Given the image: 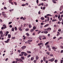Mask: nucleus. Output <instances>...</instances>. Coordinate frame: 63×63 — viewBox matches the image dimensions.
<instances>
[{
  "mask_svg": "<svg viewBox=\"0 0 63 63\" xmlns=\"http://www.w3.org/2000/svg\"><path fill=\"white\" fill-rule=\"evenodd\" d=\"M41 20H44V19H45V18L43 17H41Z\"/></svg>",
  "mask_w": 63,
  "mask_h": 63,
  "instance_id": "24",
  "label": "nucleus"
},
{
  "mask_svg": "<svg viewBox=\"0 0 63 63\" xmlns=\"http://www.w3.org/2000/svg\"><path fill=\"white\" fill-rule=\"evenodd\" d=\"M29 27L30 28L32 27V26H31V25L30 24L29 25Z\"/></svg>",
  "mask_w": 63,
  "mask_h": 63,
  "instance_id": "28",
  "label": "nucleus"
},
{
  "mask_svg": "<svg viewBox=\"0 0 63 63\" xmlns=\"http://www.w3.org/2000/svg\"><path fill=\"white\" fill-rule=\"evenodd\" d=\"M60 18V14H59V16L58 17V19L59 18Z\"/></svg>",
  "mask_w": 63,
  "mask_h": 63,
  "instance_id": "41",
  "label": "nucleus"
},
{
  "mask_svg": "<svg viewBox=\"0 0 63 63\" xmlns=\"http://www.w3.org/2000/svg\"><path fill=\"white\" fill-rule=\"evenodd\" d=\"M49 43V42H47L45 44V45H48V44Z\"/></svg>",
  "mask_w": 63,
  "mask_h": 63,
  "instance_id": "30",
  "label": "nucleus"
},
{
  "mask_svg": "<svg viewBox=\"0 0 63 63\" xmlns=\"http://www.w3.org/2000/svg\"><path fill=\"white\" fill-rule=\"evenodd\" d=\"M57 36H58L60 35V32H57Z\"/></svg>",
  "mask_w": 63,
  "mask_h": 63,
  "instance_id": "10",
  "label": "nucleus"
},
{
  "mask_svg": "<svg viewBox=\"0 0 63 63\" xmlns=\"http://www.w3.org/2000/svg\"><path fill=\"white\" fill-rule=\"evenodd\" d=\"M21 58H22V60H23L24 59V57H21Z\"/></svg>",
  "mask_w": 63,
  "mask_h": 63,
  "instance_id": "45",
  "label": "nucleus"
},
{
  "mask_svg": "<svg viewBox=\"0 0 63 63\" xmlns=\"http://www.w3.org/2000/svg\"><path fill=\"white\" fill-rule=\"evenodd\" d=\"M0 34L1 36V37H3V33L2 32V31H1L0 32Z\"/></svg>",
  "mask_w": 63,
  "mask_h": 63,
  "instance_id": "4",
  "label": "nucleus"
},
{
  "mask_svg": "<svg viewBox=\"0 0 63 63\" xmlns=\"http://www.w3.org/2000/svg\"><path fill=\"white\" fill-rule=\"evenodd\" d=\"M9 2L10 3H11L12 5L14 4V3L13 2H12V0H10L9 1Z\"/></svg>",
  "mask_w": 63,
  "mask_h": 63,
  "instance_id": "7",
  "label": "nucleus"
},
{
  "mask_svg": "<svg viewBox=\"0 0 63 63\" xmlns=\"http://www.w3.org/2000/svg\"><path fill=\"white\" fill-rule=\"evenodd\" d=\"M11 35L10 34H8V38H11Z\"/></svg>",
  "mask_w": 63,
  "mask_h": 63,
  "instance_id": "13",
  "label": "nucleus"
},
{
  "mask_svg": "<svg viewBox=\"0 0 63 63\" xmlns=\"http://www.w3.org/2000/svg\"><path fill=\"white\" fill-rule=\"evenodd\" d=\"M48 49L49 50V51H50L51 50L50 47H49V48H48Z\"/></svg>",
  "mask_w": 63,
  "mask_h": 63,
  "instance_id": "53",
  "label": "nucleus"
},
{
  "mask_svg": "<svg viewBox=\"0 0 63 63\" xmlns=\"http://www.w3.org/2000/svg\"><path fill=\"white\" fill-rule=\"evenodd\" d=\"M41 31H39V32H37L38 34H40V32H41Z\"/></svg>",
  "mask_w": 63,
  "mask_h": 63,
  "instance_id": "42",
  "label": "nucleus"
},
{
  "mask_svg": "<svg viewBox=\"0 0 63 63\" xmlns=\"http://www.w3.org/2000/svg\"><path fill=\"white\" fill-rule=\"evenodd\" d=\"M47 16H52V15H50V14H47Z\"/></svg>",
  "mask_w": 63,
  "mask_h": 63,
  "instance_id": "35",
  "label": "nucleus"
},
{
  "mask_svg": "<svg viewBox=\"0 0 63 63\" xmlns=\"http://www.w3.org/2000/svg\"><path fill=\"white\" fill-rule=\"evenodd\" d=\"M27 52L28 53H31V52L30 51H27Z\"/></svg>",
  "mask_w": 63,
  "mask_h": 63,
  "instance_id": "25",
  "label": "nucleus"
},
{
  "mask_svg": "<svg viewBox=\"0 0 63 63\" xmlns=\"http://www.w3.org/2000/svg\"><path fill=\"white\" fill-rule=\"evenodd\" d=\"M21 27H20L18 28V29L20 30V31H22V29L21 28Z\"/></svg>",
  "mask_w": 63,
  "mask_h": 63,
  "instance_id": "8",
  "label": "nucleus"
},
{
  "mask_svg": "<svg viewBox=\"0 0 63 63\" xmlns=\"http://www.w3.org/2000/svg\"><path fill=\"white\" fill-rule=\"evenodd\" d=\"M38 0H36V3L37 4H38Z\"/></svg>",
  "mask_w": 63,
  "mask_h": 63,
  "instance_id": "60",
  "label": "nucleus"
},
{
  "mask_svg": "<svg viewBox=\"0 0 63 63\" xmlns=\"http://www.w3.org/2000/svg\"><path fill=\"white\" fill-rule=\"evenodd\" d=\"M12 23V22H10L8 24H11V23Z\"/></svg>",
  "mask_w": 63,
  "mask_h": 63,
  "instance_id": "50",
  "label": "nucleus"
},
{
  "mask_svg": "<svg viewBox=\"0 0 63 63\" xmlns=\"http://www.w3.org/2000/svg\"><path fill=\"white\" fill-rule=\"evenodd\" d=\"M25 53V52H21V54L19 55L20 56H23V54Z\"/></svg>",
  "mask_w": 63,
  "mask_h": 63,
  "instance_id": "3",
  "label": "nucleus"
},
{
  "mask_svg": "<svg viewBox=\"0 0 63 63\" xmlns=\"http://www.w3.org/2000/svg\"><path fill=\"white\" fill-rule=\"evenodd\" d=\"M31 56V55H29L28 56H27L28 57H30Z\"/></svg>",
  "mask_w": 63,
  "mask_h": 63,
  "instance_id": "52",
  "label": "nucleus"
},
{
  "mask_svg": "<svg viewBox=\"0 0 63 63\" xmlns=\"http://www.w3.org/2000/svg\"><path fill=\"white\" fill-rule=\"evenodd\" d=\"M49 30H51V28H49L47 29V30L48 31H49Z\"/></svg>",
  "mask_w": 63,
  "mask_h": 63,
  "instance_id": "9",
  "label": "nucleus"
},
{
  "mask_svg": "<svg viewBox=\"0 0 63 63\" xmlns=\"http://www.w3.org/2000/svg\"><path fill=\"white\" fill-rule=\"evenodd\" d=\"M43 44V43H39L38 44V46H40V45H42Z\"/></svg>",
  "mask_w": 63,
  "mask_h": 63,
  "instance_id": "14",
  "label": "nucleus"
},
{
  "mask_svg": "<svg viewBox=\"0 0 63 63\" xmlns=\"http://www.w3.org/2000/svg\"><path fill=\"white\" fill-rule=\"evenodd\" d=\"M8 31L6 32L5 33V36H6L8 35Z\"/></svg>",
  "mask_w": 63,
  "mask_h": 63,
  "instance_id": "15",
  "label": "nucleus"
},
{
  "mask_svg": "<svg viewBox=\"0 0 63 63\" xmlns=\"http://www.w3.org/2000/svg\"><path fill=\"white\" fill-rule=\"evenodd\" d=\"M61 47L62 48H63V46H61Z\"/></svg>",
  "mask_w": 63,
  "mask_h": 63,
  "instance_id": "64",
  "label": "nucleus"
},
{
  "mask_svg": "<svg viewBox=\"0 0 63 63\" xmlns=\"http://www.w3.org/2000/svg\"><path fill=\"white\" fill-rule=\"evenodd\" d=\"M25 19H26V18L24 17L23 18V20H25Z\"/></svg>",
  "mask_w": 63,
  "mask_h": 63,
  "instance_id": "54",
  "label": "nucleus"
},
{
  "mask_svg": "<svg viewBox=\"0 0 63 63\" xmlns=\"http://www.w3.org/2000/svg\"><path fill=\"white\" fill-rule=\"evenodd\" d=\"M45 9H46V7H44L43 8V10H45Z\"/></svg>",
  "mask_w": 63,
  "mask_h": 63,
  "instance_id": "57",
  "label": "nucleus"
},
{
  "mask_svg": "<svg viewBox=\"0 0 63 63\" xmlns=\"http://www.w3.org/2000/svg\"><path fill=\"white\" fill-rule=\"evenodd\" d=\"M62 9V6H61L60 8V11H61Z\"/></svg>",
  "mask_w": 63,
  "mask_h": 63,
  "instance_id": "29",
  "label": "nucleus"
},
{
  "mask_svg": "<svg viewBox=\"0 0 63 63\" xmlns=\"http://www.w3.org/2000/svg\"><path fill=\"white\" fill-rule=\"evenodd\" d=\"M36 28V27L35 26H34L33 27V29L34 30H35Z\"/></svg>",
  "mask_w": 63,
  "mask_h": 63,
  "instance_id": "27",
  "label": "nucleus"
},
{
  "mask_svg": "<svg viewBox=\"0 0 63 63\" xmlns=\"http://www.w3.org/2000/svg\"><path fill=\"white\" fill-rule=\"evenodd\" d=\"M46 53L48 55H49L50 53L49 52H47Z\"/></svg>",
  "mask_w": 63,
  "mask_h": 63,
  "instance_id": "36",
  "label": "nucleus"
},
{
  "mask_svg": "<svg viewBox=\"0 0 63 63\" xmlns=\"http://www.w3.org/2000/svg\"><path fill=\"white\" fill-rule=\"evenodd\" d=\"M34 59V58L33 57H32L31 59V60H33Z\"/></svg>",
  "mask_w": 63,
  "mask_h": 63,
  "instance_id": "17",
  "label": "nucleus"
},
{
  "mask_svg": "<svg viewBox=\"0 0 63 63\" xmlns=\"http://www.w3.org/2000/svg\"><path fill=\"white\" fill-rule=\"evenodd\" d=\"M33 62L34 63H36V60H34Z\"/></svg>",
  "mask_w": 63,
  "mask_h": 63,
  "instance_id": "61",
  "label": "nucleus"
},
{
  "mask_svg": "<svg viewBox=\"0 0 63 63\" xmlns=\"http://www.w3.org/2000/svg\"><path fill=\"white\" fill-rule=\"evenodd\" d=\"M58 61H57V60H56L55 61V63H57V62Z\"/></svg>",
  "mask_w": 63,
  "mask_h": 63,
  "instance_id": "40",
  "label": "nucleus"
},
{
  "mask_svg": "<svg viewBox=\"0 0 63 63\" xmlns=\"http://www.w3.org/2000/svg\"><path fill=\"white\" fill-rule=\"evenodd\" d=\"M16 60L17 61H18V62H23V60H22L21 59H19V58H17L16 59Z\"/></svg>",
  "mask_w": 63,
  "mask_h": 63,
  "instance_id": "1",
  "label": "nucleus"
},
{
  "mask_svg": "<svg viewBox=\"0 0 63 63\" xmlns=\"http://www.w3.org/2000/svg\"><path fill=\"white\" fill-rule=\"evenodd\" d=\"M26 4H22V6H26Z\"/></svg>",
  "mask_w": 63,
  "mask_h": 63,
  "instance_id": "48",
  "label": "nucleus"
},
{
  "mask_svg": "<svg viewBox=\"0 0 63 63\" xmlns=\"http://www.w3.org/2000/svg\"><path fill=\"white\" fill-rule=\"evenodd\" d=\"M39 48H40V49H41V48H42V46H40Z\"/></svg>",
  "mask_w": 63,
  "mask_h": 63,
  "instance_id": "59",
  "label": "nucleus"
},
{
  "mask_svg": "<svg viewBox=\"0 0 63 63\" xmlns=\"http://www.w3.org/2000/svg\"><path fill=\"white\" fill-rule=\"evenodd\" d=\"M4 10H6L7 9V8L5 7H4Z\"/></svg>",
  "mask_w": 63,
  "mask_h": 63,
  "instance_id": "51",
  "label": "nucleus"
},
{
  "mask_svg": "<svg viewBox=\"0 0 63 63\" xmlns=\"http://www.w3.org/2000/svg\"><path fill=\"white\" fill-rule=\"evenodd\" d=\"M49 25V24H47V25H45L44 27H47Z\"/></svg>",
  "mask_w": 63,
  "mask_h": 63,
  "instance_id": "19",
  "label": "nucleus"
},
{
  "mask_svg": "<svg viewBox=\"0 0 63 63\" xmlns=\"http://www.w3.org/2000/svg\"><path fill=\"white\" fill-rule=\"evenodd\" d=\"M15 37H12V39H13L14 40V39H15Z\"/></svg>",
  "mask_w": 63,
  "mask_h": 63,
  "instance_id": "47",
  "label": "nucleus"
},
{
  "mask_svg": "<svg viewBox=\"0 0 63 63\" xmlns=\"http://www.w3.org/2000/svg\"><path fill=\"white\" fill-rule=\"evenodd\" d=\"M38 58H39V57H38V56H36V60H38Z\"/></svg>",
  "mask_w": 63,
  "mask_h": 63,
  "instance_id": "11",
  "label": "nucleus"
},
{
  "mask_svg": "<svg viewBox=\"0 0 63 63\" xmlns=\"http://www.w3.org/2000/svg\"><path fill=\"white\" fill-rule=\"evenodd\" d=\"M45 18H46L48 17H47V16H45Z\"/></svg>",
  "mask_w": 63,
  "mask_h": 63,
  "instance_id": "55",
  "label": "nucleus"
},
{
  "mask_svg": "<svg viewBox=\"0 0 63 63\" xmlns=\"http://www.w3.org/2000/svg\"><path fill=\"white\" fill-rule=\"evenodd\" d=\"M18 51L19 53V54L20 53V52H21V51H20L19 50H18Z\"/></svg>",
  "mask_w": 63,
  "mask_h": 63,
  "instance_id": "37",
  "label": "nucleus"
},
{
  "mask_svg": "<svg viewBox=\"0 0 63 63\" xmlns=\"http://www.w3.org/2000/svg\"><path fill=\"white\" fill-rule=\"evenodd\" d=\"M11 31H13V32L14 31V28L13 27L12 28V29L11 30Z\"/></svg>",
  "mask_w": 63,
  "mask_h": 63,
  "instance_id": "21",
  "label": "nucleus"
},
{
  "mask_svg": "<svg viewBox=\"0 0 63 63\" xmlns=\"http://www.w3.org/2000/svg\"><path fill=\"white\" fill-rule=\"evenodd\" d=\"M43 60L45 61V62H46V59L45 58V57H44L43 58Z\"/></svg>",
  "mask_w": 63,
  "mask_h": 63,
  "instance_id": "16",
  "label": "nucleus"
},
{
  "mask_svg": "<svg viewBox=\"0 0 63 63\" xmlns=\"http://www.w3.org/2000/svg\"><path fill=\"white\" fill-rule=\"evenodd\" d=\"M54 59L55 58H52L51 59L49 60L48 61H50V62H52L54 61Z\"/></svg>",
  "mask_w": 63,
  "mask_h": 63,
  "instance_id": "2",
  "label": "nucleus"
},
{
  "mask_svg": "<svg viewBox=\"0 0 63 63\" xmlns=\"http://www.w3.org/2000/svg\"><path fill=\"white\" fill-rule=\"evenodd\" d=\"M57 48H55L54 47H52V49H57Z\"/></svg>",
  "mask_w": 63,
  "mask_h": 63,
  "instance_id": "12",
  "label": "nucleus"
},
{
  "mask_svg": "<svg viewBox=\"0 0 63 63\" xmlns=\"http://www.w3.org/2000/svg\"><path fill=\"white\" fill-rule=\"evenodd\" d=\"M26 35L27 36H29V33H26Z\"/></svg>",
  "mask_w": 63,
  "mask_h": 63,
  "instance_id": "26",
  "label": "nucleus"
},
{
  "mask_svg": "<svg viewBox=\"0 0 63 63\" xmlns=\"http://www.w3.org/2000/svg\"><path fill=\"white\" fill-rule=\"evenodd\" d=\"M32 41V40H28V42H31Z\"/></svg>",
  "mask_w": 63,
  "mask_h": 63,
  "instance_id": "34",
  "label": "nucleus"
},
{
  "mask_svg": "<svg viewBox=\"0 0 63 63\" xmlns=\"http://www.w3.org/2000/svg\"><path fill=\"white\" fill-rule=\"evenodd\" d=\"M48 33V32L47 31H44L45 34H47Z\"/></svg>",
  "mask_w": 63,
  "mask_h": 63,
  "instance_id": "22",
  "label": "nucleus"
},
{
  "mask_svg": "<svg viewBox=\"0 0 63 63\" xmlns=\"http://www.w3.org/2000/svg\"><path fill=\"white\" fill-rule=\"evenodd\" d=\"M52 1L54 3H56V2L55 1H54V0H53Z\"/></svg>",
  "mask_w": 63,
  "mask_h": 63,
  "instance_id": "38",
  "label": "nucleus"
},
{
  "mask_svg": "<svg viewBox=\"0 0 63 63\" xmlns=\"http://www.w3.org/2000/svg\"><path fill=\"white\" fill-rule=\"evenodd\" d=\"M42 37H43L42 38V39L43 40H44L45 39H46V37H45V35H43L42 36Z\"/></svg>",
  "mask_w": 63,
  "mask_h": 63,
  "instance_id": "6",
  "label": "nucleus"
},
{
  "mask_svg": "<svg viewBox=\"0 0 63 63\" xmlns=\"http://www.w3.org/2000/svg\"><path fill=\"white\" fill-rule=\"evenodd\" d=\"M25 30L26 31H28L29 30V29H26Z\"/></svg>",
  "mask_w": 63,
  "mask_h": 63,
  "instance_id": "43",
  "label": "nucleus"
},
{
  "mask_svg": "<svg viewBox=\"0 0 63 63\" xmlns=\"http://www.w3.org/2000/svg\"><path fill=\"white\" fill-rule=\"evenodd\" d=\"M56 20H56V19H53L52 20V22H53L54 21H56Z\"/></svg>",
  "mask_w": 63,
  "mask_h": 63,
  "instance_id": "31",
  "label": "nucleus"
},
{
  "mask_svg": "<svg viewBox=\"0 0 63 63\" xmlns=\"http://www.w3.org/2000/svg\"><path fill=\"white\" fill-rule=\"evenodd\" d=\"M49 47V46H47V47H46L47 48V47H48V48H49V47Z\"/></svg>",
  "mask_w": 63,
  "mask_h": 63,
  "instance_id": "58",
  "label": "nucleus"
},
{
  "mask_svg": "<svg viewBox=\"0 0 63 63\" xmlns=\"http://www.w3.org/2000/svg\"><path fill=\"white\" fill-rule=\"evenodd\" d=\"M33 31H34V29H32L31 30H30V32H32Z\"/></svg>",
  "mask_w": 63,
  "mask_h": 63,
  "instance_id": "23",
  "label": "nucleus"
},
{
  "mask_svg": "<svg viewBox=\"0 0 63 63\" xmlns=\"http://www.w3.org/2000/svg\"><path fill=\"white\" fill-rule=\"evenodd\" d=\"M26 47V46H24L21 47V48L22 49H25Z\"/></svg>",
  "mask_w": 63,
  "mask_h": 63,
  "instance_id": "5",
  "label": "nucleus"
},
{
  "mask_svg": "<svg viewBox=\"0 0 63 63\" xmlns=\"http://www.w3.org/2000/svg\"><path fill=\"white\" fill-rule=\"evenodd\" d=\"M61 17H63V14L61 15Z\"/></svg>",
  "mask_w": 63,
  "mask_h": 63,
  "instance_id": "62",
  "label": "nucleus"
},
{
  "mask_svg": "<svg viewBox=\"0 0 63 63\" xmlns=\"http://www.w3.org/2000/svg\"><path fill=\"white\" fill-rule=\"evenodd\" d=\"M27 54H26V53L25 52L24 53V56H27Z\"/></svg>",
  "mask_w": 63,
  "mask_h": 63,
  "instance_id": "33",
  "label": "nucleus"
},
{
  "mask_svg": "<svg viewBox=\"0 0 63 63\" xmlns=\"http://www.w3.org/2000/svg\"><path fill=\"white\" fill-rule=\"evenodd\" d=\"M14 3L15 5H17V3L16 2H14Z\"/></svg>",
  "mask_w": 63,
  "mask_h": 63,
  "instance_id": "49",
  "label": "nucleus"
},
{
  "mask_svg": "<svg viewBox=\"0 0 63 63\" xmlns=\"http://www.w3.org/2000/svg\"><path fill=\"white\" fill-rule=\"evenodd\" d=\"M15 29L16 31H17V27H15Z\"/></svg>",
  "mask_w": 63,
  "mask_h": 63,
  "instance_id": "18",
  "label": "nucleus"
},
{
  "mask_svg": "<svg viewBox=\"0 0 63 63\" xmlns=\"http://www.w3.org/2000/svg\"><path fill=\"white\" fill-rule=\"evenodd\" d=\"M9 27L10 28H12V27H13V26L11 25H10L9 26Z\"/></svg>",
  "mask_w": 63,
  "mask_h": 63,
  "instance_id": "44",
  "label": "nucleus"
},
{
  "mask_svg": "<svg viewBox=\"0 0 63 63\" xmlns=\"http://www.w3.org/2000/svg\"><path fill=\"white\" fill-rule=\"evenodd\" d=\"M59 21H61V20H62V18L61 17V18H59Z\"/></svg>",
  "mask_w": 63,
  "mask_h": 63,
  "instance_id": "20",
  "label": "nucleus"
},
{
  "mask_svg": "<svg viewBox=\"0 0 63 63\" xmlns=\"http://www.w3.org/2000/svg\"><path fill=\"white\" fill-rule=\"evenodd\" d=\"M48 37H50V34L49 33L48 34Z\"/></svg>",
  "mask_w": 63,
  "mask_h": 63,
  "instance_id": "56",
  "label": "nucleus"
},
{
  "mask_svg": "<svg viewBox=\"0 0 63 63\" xmlns=\"http://www.w3.org/2000/svg\"><path fill=\"white\" fill-rule=\"evenodd\" d=\"M5 43H8V39H7V41H5Z\"/></svg>",
  "mask_w": 63,
  "mask_h": 63,
  "instance_id": "39",
  "label": "nucleus"
},
{
  "mask_svg": "<svg viewBox=\"0 0 63 63\" xmlns=\"http://www.w3.org/2000/svg\"><path fill=\"white\" fill-rule=\"evenodd\" d=\"M61 53H63V50H62L61 51Z\"/></svg>",
  "mask_w": 63,
  "mask_h": 63,
  "instance_id": "63",
  "label": "nucleus"
},
{
  "mask_svg": "<svg viewBox=\"0 0 63 63\" xmlns=\"http://www.w3.org/2000/svg\"><path fill=\"white\" fill-rule=\"evenodd\" d=\"M13 11V9L12 10H9V11H10V12H12V11Z\"/></svg>",
  "mask_w": 63,
  "mask_h": 63,
  "instance_id": "46",
  "label": "nucleus"
},
{
  "mask_svg": "<svg viewBox=\"0 0 63 63\" xmlns=\"http://www.w3.org/2000/svg\"><path fill=\"white\" fill-rule=\"evenodd\" d=\"M47 21H49V17H47Z\"/></svg>",
  "mask_w": 63,
  "mask_h": 63,
  "instance_id": "32",
  "label": "nucleus"
}]
</instances>
